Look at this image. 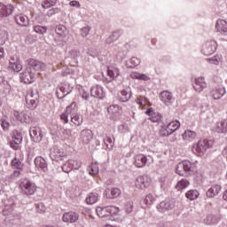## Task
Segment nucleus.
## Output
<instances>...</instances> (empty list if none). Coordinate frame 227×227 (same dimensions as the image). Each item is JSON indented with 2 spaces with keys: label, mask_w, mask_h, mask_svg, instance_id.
<instances>
[{
  "label": "nucleus",
  "mask_w": 227,
  "mask_h": 227,
  "mask_svg": "<svg viewBox=\"0 0 227 227\" xmlns=\"http://www.w3.org/2000/svg\"><path fill=\"white\" fill-rule=\"evenodd\" d=\"M212 146H214V140L201 138L195 145H193L192 152L198 157H203V155L207 153V150L212 148Z\"/></svg>",
  "instance_id": "obj_1"
},
{
  "label": "nucleus",
  "mask_w": 227,
  "mask_h": 227,
  "mask_svg": "<svg viewBox=\"0 0 227 227\" xmlns=\"http://www.w3.org/2000/svg\"><path fill=\"white\" fill-rule=\"evenodd\" d=\"M196 169V163L190 160H183L179 162L176 168V173L180 176H187Z\"/></svg>",
  "instance_id": "obj_2"
},
{
  "label": "nucleus",
  "mask_w": 227,
  "mask_h": 227,
  "mask_svg": "<svg viewBox=\"0 0 227 227\" xmlns=\"http://www.w3.org/2000/svg\"><path fill=\"white\" fill-rule=\"evenodd\" d=\"M26 68L34 72V74L40 75V72H43L47 68V66L36 59H28L27 60Z\"/></svg>",
  "instance_id": "obj_3"
},
{
  "label": "nucleus",
  "mask_w": 227,
  "mask_h": 227,
  "mask_svg": "<svg viewBox=\"0 0 227 227\" xmlns=\"http://www.w3.org/2000/svg\"><path fill=\"white\" fill-rule=\"evenodd\" d=\"M21 192L26 196H33L36 192V184L31 182L29 179H23L20 184Z\"/></svg>",
  "instance_id": "obj_4"
},
{
  "label": "nucleus",
  "mask_w": 227,
  "mask_h": 227,
  "mask_svg": "<svg viewBox=\"0 0 227 227\" xmlns=\"http://www.w3.org/2000/svg\"><path fill=\"white\" fill-rule=\"evenodd\" d=\"M134 184L137 189L145 191V189H148V187H150V185L152 184V178H150V176H148L147 175L138 176L135 179Z\"/></svg>",
  "instance_id": "obj_5"
},
{
  "label": "nucleus",
  "mask_w": 227,
  "mask_h": 227,
  "mask_svg": "<svg viewBox=\"0 0 227 227\" xmlns=\"http://www.w3.org/2000/svg\"><path fill=\"white\" fill-rule=\"evenodd\" d=\"M38 106V94H35L32 90L28 91L26 96V106L27 109H36Z\"/></svg>",
  "instance_id": "obj_6"
},
{
  "label": "nucleus",
  "mask_w": 227,
  "mask_h": 227,
  "mask_svg": "<svg viewBox=\"0 0 227 227\" xmlns=\"http://www.w3.org/2000/svg\"><path fill=\"white\" fill-rule=\"evenodd\" d=\"M20 143H22V133L17 130L12 131L10 146L12 150H20Z\"/></svg>",
  "instance_id": "obj_7"
},
{
  "label": "nucleus",
  "mask_w": 227,
  "mask_h": 227,
  "mask_svg": "<svg viewBox=\"0 0 227 227\" xmlns=\"http://www.w3.org/2000/svg\"><path fill=\"white\" fill-rule=\"evenodd\" d=\"M217 51V43L214 40H209L202 46V52L205 56H211Z\"/></svg>",
  "instance_id": "obj_8"
},
{
  "label": "nucleus",
  "mask_w": 227,
  "mask_h": 227,
  "mask_svg": "<svg viewBox=\"0 0 227 227\" xmlns=\"http://www.w3.org/2000/svg\"><path fill=\"white\" fill-rule=\"evenodd\" d=\"M156 208L160 214H166V212H169V210L175 208V203L169 200H165L157 204Z\"/></svg>",
  "instance_id": "obj_9"
},
{
  "label": "nucleus",
  "mask_w": 227,
  "mask_h": 227,
  "mask_svg": "<svg viewBox=\"0 0 227 227\" xmlns=\"http://www.w3.org/2000/svg\"><path fill=\"white\" fill-rule=\"evenodd\" d=\"M58 40L60 42V45H65L68 42L70 35H68V30L67 27L59 25L58 27Z\"/></svg>",
  "instance_id": "obj_10"
},
{
  "label": "nucleus",
  "mask_w": 227,
  "mask_h": 227,
  "mask_svg": "<svg viewBox=\"0 0 227 227\" xmlns=\"http://www.w3.org/2000/svg\"><path fill=\"white\" fill-rule=\"evenodd\" d=\"M180 129V121H174L168 124L166 128H162L160 132L162 136H171L173 132H176Z\"/></svg>",
  "instance_id": "obj_11"
},
{
  "label": "nucleus",
  "mask_w": 227,
  "mask_h": 227,
  "mask_svg": "<svg viewBox=\"0 0 227 227\" xmlns=\"http://www.w3.org/2000/svg\"><path fill=\"white\" fill-rule=\"evenodd\" d=\"M35 77L36 74L35 72L30 71V69H27V67H26L25 70L20 74V81L25 84H31L32 82H35Z\"/></svg>",
  "instance_id": "obj_12"
},
{
  "label": "nucleus",
  "mask_w": 227,
  "mask_h": 227,
  "mask_svg": "<svg viewBox=\"0 0 227 227\" xmlns=\"http://www.w3.org/2000/svg\"><path fill=\"white\" fill-rule=\"evenodd\" d=\"M192 83L193 90L197 93H201V91H203V90H206L207 88V82H205L204 77L193 78L192 79Z\"/></svg>",
  "instance_id": "obj_13"
},
{
  "label": "nucleus",
  "mask_w": 227,
  "mask_h": 227,
  "mask_svg": "<svg viewBox=\"0 0 227 227\" xmlns=\"http://www.w3.org/2000/svg\"><path fill=\"white\" fill-rule=\"evenodd\" d=\"M107 112L110 114V118L114 121H117V120L120 119V116H121L123 110L118 105H112L107 108Z\"/></svg>",
  "instance_id": "obj_14"
},
{
  "label": "nucleus",
  "mask_w": 227,
  "mask_h": 227,
  "mask_svg": "<svg viewBox=\"0 0 227 227\" xmlns=\"http://www.w3.org/2000/svg\"><path fill=\"white\" fill-rule=\"evenodd\" d=\"M9 68L13 72H20V70H22V64L20 63V59L18 56L10 58Z\"/></svg>",
  "instance_id": "obj_15"
},
{
  "label": "nucleus",
  "mask_w": 227,
  "mask_h": 227,
  "mask_svg": "<svg viewBox=\"0 0 227 227\" xmlns=\"http://www.w3.org/2000/svg\"><path fill=\"white\" fill-rule=\"evenodd\" d=\"M30 137L34 143H40L43 138L42 129L38 127H31L29 130Z\"/></svg>",
  "instance_id": "obj_16"
},
{
  "label": "nucleus",
  "mask_w": 227,
  "mask_h": 227,
  "mask_svg": "<svg viewBox=\"0 0 227 227\" xmlns=\"http://www.w3.org/2000/svg\"><path fill=\"white\" fill-rule=\"evenodd\" d=\"M226 95V88L223 86H218L215 87L211 91H210V96L214 100H220V98H223Z\"/></svg>",
  "instance_id": "obj_17"
},
{
  "label": "nucleus",
  "mask_w": 227,
  "mask_h": 227,
  "mask_svg": "<svg viewBox=\"0 0 227 227\" xmlns=\"http://www.w3.org/2000/svg\"><path fill=\"white\" fill-rule=\"evenodd\" d=\"M160 98L165 106H171L173 102H175V97H173V93L168 90H164L160 94Z\"/></svg>",
  "instance_id": "obj_18"
},
{
  "label": "nucleus",
  "mask_w": 227,
  "mask_h": 227,
  "mask_svg": "<svg viewBox=\"0 0 227 227\" xmlns=\"http://www.w3.org/2000/svg\"><path fill=\"white\" fill-rule=\"evenodd\" d=\"M14 7L11 4H4L3 3H0V17L1 19L4 17H10L12 13H13Z\"/></svg>",
  "instance_id": "obj_19"
},
{
  "label": "nucleus",
  "mask_w": 227,
  "mask_h": 227,
  "mask_svg": "<svg viewBox=\"0 0 227 227\" xmlns=\"http://www.w3.org/2000/svg\"><path fill=\"white\" fill-rule=\"evenodd\" d=\"M62 221L64 223H77L79 221V215L76 212L69 211L63 215Z\"/></svg>",
  "instance_id": "obj_20"
},
{
  "label": "nucleus",
  "mask_w": 227,
  "mask_h": 227,
  "mask_svg": "<svg viewBox=\"0 0 227 227\" xmlns=\"http://www.w3.org/2000/svg\"><path fill=\"white\" fill-rule=\"evenodd\" d=\"M35 166L39 171H42L43 173H47V161L43 159V157L37 156L35 159Z\"/></svg>",
  "instance_id": "obj_21"
},
{
  "label": "nucleus",
  "mask_w": 227,
  "mask_h": 227,
  "mask_svg": "<svg viewBox=\"0 0 227 227\" xmlns=\"http://www.w3.org/2000/svg\"><path fill=\"white\" fill-rule=\"evenodd\" d=\"M80 139L83 145H88L93 139V132L90 129L82 130Z\"/></svg>",
  "instance_id": "obj_22"
},
{
  "label": "nucleus",
  "mask_w": 227,
  "mask_h": 227,
  "mask_svg": "<svg viewBox=\"0 0 227 227\" xmlns=\"http://www.w3.org/2000/svg\"><path fill=\"white\" fill-rule=\"evenodd\" d=\"M134 160L136 168H145L148 162V157H146L145 154H137L135 156Z\"/></svg>",
  "instance_id": "obj_23"
},
{
  "label": "nucleus",
  "mask_w": 227,
  "mask_h": 227,
  "mask_svg": "<svg viewBox=\"0 0 227 227\" xmlns=\"http://www.w3.org/2000/svg\"><path fill=\"white\" fill-rule=\"evenodd\" d=\"M90 95L95 98H103L106 96V93L104 92V88H102V86L96 85L91 88Z\"/></svg>",
  "instance_id": "obj_24"
},
{
  "label": "nucleus",
  "mask_w": 227,
  "mask_h": 227,
  "mask_svg": "<svg viewBox=\"0 0 227 227\" xmlns=\"http://www.w3.org/2000/svg\"><path fill=\"white\" fill-rule=\"evenodd\" d=\"M75 102H73L70 106L66 108V113L60 115V120H62L65 123H68V114H72L75 111L76 107Z\"/></svg>",
  "instance_id": "obj_25"
},
{
  "label": "nucleus",
  "mask_w": 227,
  "mask_h": 227,
  "mask_svg": "<svg viewBox=\"0 0 227 227\" xmlns=\"http://www.w3.org/2000/svg\"><path fill=\"white\" fill-rule=\"evenodd\" d=\"M24 160V155L20 154L19 157L15 156L14 159L12 160V166L14 169H20V171H22L24 169V163L22 161Z\"/></svg>",
  "instance_id": "obj_26"
},
{
  "label": "nucleus",
  "mask_w": 227,
  "mask_h": 227,
  "mask_svg": "<svg viewBox=\"0 0 227 227\" xmlns=\"http://www.w3.org/2000/svg\"><path fill=\"white\" fill-rule=\"evenodd\" d=\"M217 33L227 36V21L224 20H218L215 25Z\"/></svg>",
  "instance_id": "obj_27"
},
{
  "label": "nucleus",
  "mask_w": 227,
  "mask_h": 227,
  "mask_svg": "<svg viewBox=\"0 0 227 227\" xmlns=\"http://www.w3.org/2000/svg\"><path fill=\"white\" fill-rule=\"evenodd\" d=\"M145 114L150 116V120L153 123H159V121L162 120V115L157 112H153V109L152 108L147 109Z\"/></svg>",
  "instance_id": "obj_28"
},
{
  "label": "nucleus",
  "mask_w": 227,
  "mask_h": 227,
  "mask_svg": "<svg viewBox=\"0 0 227 227\" xmlns=\"http://www.w3.org/2000/svg\"><path fill=\"white\" fill-rule=\"evenodd\" d=\"M15 21L19 26H21L22 27H27V26H29V18L24 14L16 15Z\"/></svg>",
  "instance_id": "obj_29"
},
{
  "label": "nucleus",
  "mask_w": 227,
  "mask_h": 227,
  "mask_svg": "<svg viewBox=\"0 0 227 227\" xmlns=\"http://www.w3.org/2000/svg\"><path fill=\"white\" fill-rule=\"evenodd\" d=\"M221 192V185L219 184H214L212 187H210L207 192V198H215L217 194Z\"/></svg>",
  "instance_id": "obj_30"
},
{
  "label": "nucleus",
  "mask_w": 227,
  "mask_h": 227,
  "mask_svg": "<svg viewBox=\"0 0 227 227\" xmlns=\"http://www.w3.org/2000/svg\"><path fill=\"white\" fill-rule=\"evenodd\" d=\"M71 121L77 127L79 125H82V121H84V117H82V114H78V113H72L71 114Z\"/></svg>",
  "instance_id": "obj_31"
},
{
  "label": "nucleus",
  "mask_w": 227,
  "mask_h": 227,
  "mask_svg": "<svg viewBox=\"0 0 227 227\" xmlns=\"http://www.w3.org/2000/svg\"><path fill=\"white\" fill-rule=\"evenodd\" d=\"M130 97H132L130 90H122L118 95V100H120V102H129Z\"/></svg>",
  "instance_id": "obj_32"
},
{
  "label": "nucleus",
  "mask_w": 227,
  "mask_h": 227,
  "mask_svg": "<svg viewBox=\"0 0 227 227\" xmlns=\"http://www.w3.org/2000/svg\"><path fill=\"white\" fill-rule=\"evenodd\" d=\"M122 31L121 30H117V31H114V33H112V35L110 36H108L106 39V43L107 45H111V43H114V42H116V40H118V38H120L122 35Z\"/></svg>",
  "instance_id": "obj_33"
},
{
  "label": "nucleus",
  "mask_w": 227,
  "mask_h": 227,
  "mask_svg": "<svg viewBox=\"0 0 227 227\" xmlns=\"http://www.w3.org/2000/svg\"><path fill=\"white\" fill-rule=\"evenodd\" d=\"M197 136L196 132L192 130H186L183 134V140L186 143H191L197 137Z\"/></svg>",
  "instance_id": "obj_34"
},
{
  "label": "nucleus",
  "mask_w": 227,
  "mask_h": 227,
  "mask_svg": "<svg viewBox=\"0 0 227 227\" xmlns=\"http://www.w3.org/2000/svg\"><path fill=\"white\" fill-rule=\"evenodd\" d=\"M98 201V193L97 192H90L87 195L85 199V203L87 205H95Z\"/></svg>",
  "instance_id": "obj_35"
},
{
  "label": "nucleus",
  "mask_w": 227,
  "mask_h": 227,
  "mask_svg": "<svg viewBox=\"0 0 227 227\" xmlns=\"http://www.w3.org/2000/svg\"><path fill=\"white\" fill-rule=\"evenodd\" d=\"M215 131L218 134H226L227 132V120L221 121L217 122Z\"/></svg>",
  "instance_id": "obj_36"
},
{
  "label": "nucleus",
  "mask_w": 227,
  "mask_h": 227,
  "mask_svg": "<svg viewBox=\"0 0 227 227\" xmlns=\"http://www.w3.org/2000/svg\"><path fill=\"white\" fill-rule=\"evenodd\" d=\"M107 75L110 77V81H113L120 75V70L117 67H110L107 69Z\"/></svg>",
  "instance_id": "obj_37"
},
{
  "label": "nucleus",
  "mask_w": 227,
  "mask_h": 227,
  "mask_svg": "<svg viewBox=\"0 0 227 227\" xmlns=\"http://www.w3.org/2000/svg\"><path fill=\"white\" fill-rule=\"evenodd\" d=\"M193 111L197 113H205V106L203 105V101L201 99H197L193 104Z\"/></svg>",
  "instance_id": "obj_38"
},
{
  "label": "nucleus",
  "mask_w": 227,
  "mask_h": 227,
  "mask_svg": "<svg viewBox=\"0 0 227 227\" xmlns=\"http://www.w3.org/2000/svg\"><path fill=\"white\" fill-rule=\"evenodd\" d=\"M130 77L131 79H137L138 81H150V76L137 72L131 73Z\"/></svg>",
  "instance_id": "obj_39"
},
{
  "label": "nucleus",
  "mask_w": 227,
  "mask_h": 227,
  "mask_svg": "<svg viewBox=\"0 0 227 227\" xmlns=\"http://www.w3.org/2000/svg\"><path fill=\"white\" fill-rule=\"evenodd\" d=\"M109 191L110 193L107 195V198H109L110 200H114L118 198L120 194H121V191H120V189L118 188H112L111 190L107 189L106 192H109Z\"/></svg>",
  "instance_id": "obj_40"
},
{
  "label": "nucleus",
  "mask_w": 227,
  "mask_h": 227,
  "mask_svg": "<svg viewBox=\"0 0 227 227\" xmlns=\"http://www.w3.org/2000/svg\"><path fill=\"white\" fill-rule=\"evenodd\" d=\"M96 212L98 217H109V209H107V207H98L96 208Z\"/></svg>",
  "instance_id": "obj_41"
},
{
  "label": "nucleus",
  "mask_w": 227,
  "mask_h": 227,
  "mask_svg": "<svg viewBox=\"0 0 227 227\" xmlns=\"http://www.w3.org/2000/svg\"><path fill=\"white\" fill-rule=\"evenodd\" d=\"M187 200H190L191 201L194 200H198V196H200V192L196 190H190L185 194Z\"/></svg>",
  "instance_id": "obj_42"
},
{
  "label": "nucleus",
  "mask_w": 227,
  "mask_h": 227,
  "mask_svg": "<svg viewBox=\"0 0 227 227\" xmlns=\"http://www.w3.org/2000/svg\"><path fill=\"white\" fill-rule=\"evenodd\" d=\"M190 184L191 183H189V181H187L186 179H182L177 182L176 189H177V191H184V189H187V186L190 185Z\"/></svg>",
  "instance_id": "obj_43"
},
{
  "label": "nucleus",
  "mask_w": 227,
  "mask_h": 227,
  "mask_svg": "<svg viewBox=\"0 0 227 227\" xmlns=\"http://www.w3.org/2000/svg\"><path fill=\"white\" fill-rule=\"evenodd\" d=\"M143 201L145 205V206H143V207L146 208V207L153 204V201H155V197H153V195H152V193H149L145 196V198L144 199Z\"/></svg>",
  "instance_id": "obj_44"
},
{
  "label": "nucleus",
  "mask_w": 227,
  "mask_h": 227,
  "mask_svg": "<svg viewBox=\"0 0 227 227\" xmlns=\"http://www.w3.org/2000/svg\"><path fill=\"white\" fill-rule=\"evenodd\" d=\"M104 143L106 148L111 150V148H113V146L114 145V138L113 137H106L104 139Z\"/></svg>",
  "instance_id": "obj_45"
},
{
  "label": "nucleus",
  "mask_w": 227,
  "mask_h": 227,
  "mask_svg": "<svg viewBox=\"0 0 227 227\" xmlns=\"http://www.w3.org/2000/svg\"><path fill=\"white\" fill-rule=\"evenodd\" d=\"M69 166L71 167V169H80L82 163L81 160H69Z\"/></svg>",
  "instance_id": "obj_46"
},
{
  "label": "nucleus",
  "mask_w": 227,
  "mask_h": 227,
  "mask_svg": "<svg viewBox=\"0 0 227 227\" xmlns=\"http://www.w3.org/2000/svg\"><path fill=\"white\" fill-rule=\"evenodd\" d=\"M108 215H118L120 214V207L114 206H107Z\"/></svg>",
  "instance_id": "obj_47"
},
{
  "label": "nucleus",
  "mask_w": 227,
  "mask_h": 227,
  "mask_svg": "<svg viewBox=\"0 0 227 227\" xmlns=\"http://www.w3.org/2000/svg\"><path fill=\"white\" fill-rule=\"evenodd\" d=\"M89 173L92 176L98 175V164L97 163H92L89 167Z\"/></svg>",
  "instance_id": "obj_48"
},
{
  "label": "nucleus",
  "mask_w": 227,
  "mask_h": 227,
  "mask_svg": "<svg viewBox=\"0 0 227 227\" xmlns=\"http://www.w3.org/2000/svg\"><path fill=\"white\" fill-rule=\"evenodd\" d=\"M34 31L38 35H45V33H47V27H42L40 25H37L34 27Z\"/></svg>",
  "instance_id": "obj_49"
},
{
  "label": "nucleus",
  "mask_w": 227,
  "mask_h": 227,
  "mask_svg": "<svg viewBox=\"0 0 227 227\" xmlns=\"http://www.w3.org/2000/svg\"><path fill=\"white\" fill-rule=\"evenodd\" d=\"M78 91H79V94L81 95V97L84 100H88L90 98V94L88 92H86V90H84L82 86H81V85L78 86Z\"/></svg>",
  "instance_id": "obj_50"
},
{
  "label": "nucleus",
  "mask_w": 227,
  "mask_h": 227,
  "mask_svg": "<svg viewBox=\"0 0 227 227\" xmlns=\"http://www.w3.org/2000/svg\"><path fill=\"white\" fill-rule=\"evenodd\" d=\"M124 210L127 214H131L132 210H134V202L129 201L124 204Z\"/></svg>",
  "instance_id": "obj_51"
},
{
  "label": "nucleus",
  "mask_w": 227,
  "mask_h": 227,
  "mask_svg": "<svg viewBox=\"0 0 227 227\" xmlns=\"http://www.w3.org/2000/svg\"><path fill=\"white\" fill-rule=\"evenodd\" d=\"M58 3V0H44L42 4L43 8H51V6H54Z\"/></svg>",
  "instance_id": "obj_52"
},
{
  "label": "nucleus",
  "mask_w": 227,
  "mask_h": 227,
  "mask_svg": "<svg viewBox=\"0 0 227 227\" xmlns=\"http://www.w3.org/2000/svg\"><path fill=\"white\" fill-rule=\"evenodd\" d=\"M118 129H119V132H121V134L130 132V129L129 128V124H127V123H123V124L120 125Z\"/></svg>",
  "instance_id": "obj_53"
},
{
  "label": "nucleus",
  "mask_w": 227,
  "mask_h": 227,
  "mask_svg": "<svg viewBox=\"0 0 227 227\" xmlns=\"http://www.w3.org/2000/svg\"><path fill=\"white\" fill-rule=\"evenodd\" d=\"M207 61L210 63V65H219L221 58H219V56H215L207 59Z\"/></svg>",
  "instance_id": "obj_54"
},
{
  "label": "nucleus",
  "mask_w": 227,
  "mask_h": 227,
  "mask_svg": "<svg viewBox=\"0 0 227 227\" xmlns=\"http://www.w3.org/2000/svg\"><path fill=\"white\" fill-rule=\"evenodd\" d=\"M129 63H130L129 67H130V68H134V67H137V66L140 65L141 60H139V59H137V58H136V57H133V58H131V59L129 60Z\"/></svg>",
  "instance_id": "obj_55"
},
{
  "label": "nucleus",
  "mask_w": 227,
  "mask_h": 227,
  "mask_svg": "<svg viewBox=\"0 0 227 227\" xmlns=\"http://www.w3.org/2000/svg\"><path fill=\"white\" fill-rule=\"evenodd\" d=\"M6 40H8V32H6V31L0 32V43H1V45L4 44L6 43Z\"/></svg>",
  "instance_id": "obj_56"
},
{
  "label": "nucleus",
  "mask_w": 227,
  "mask_h": 227,
  "mask_svg": "<svg viewBox=\"0 0 227 227\" xmlns=\"http://www.w3.org/2000/svg\"><path fill=\"white\" fill-rule=\"evenodd\" d=\"M50 157L55 162L58 160V151L56 150V148H51V149Z\"/></svg>",
  "instance_id": "obj_57"
},
{
  "label": "nucleus",
  "mask_w": 227,
  "mask_h": 227,
  "mask_svg": "<svg viewBox=\"0 0 227 227\" xmlns=\"http://www.w3.org/2000/svg\"><path fill=\"white\" fill-rule=\"evenodd\" d=\"M206 223H207V224H215V223H217V220L215 219V216L208 215L206 218Z\"/></svg>",
  "instance_id": "obj_58"
},
{
  "label": "nucleus",
  "mask_w": 227,
  "mask_h": 227,
  "mask_svg": "<svg viewBox=\"0 0 227 227\" xmlns=\"http://www.w3.org/2000/svg\"><path fill=\"white\" fill-rule=\"evenodd\" d=\"M69 56L70 58H72L73 59H75V58H79L81 56V51H77V50H72L69 52Z\"/></svg>",
  "instance_id": "obj_59"
},
{
  "label": "nucleus",
  "mask_w": 227,
  "mask_h": 227,
  "mask_svg": "<svg viewBox=\"0 0 227 227\" xmlns=\"http://www.w3.org/2000/svg\"><path fill=\"white\" fill-rule=\"evenodd\" d=\"M72 170V167H70V163L67 161L63 166H62V171L64 173H70Z\"/></svg>",
  "instance_id": "obj_60"
},
{
  "label": "nucleus",
  "mask_w": 227,
  "mask_h": 227,
  "mask_svg": "<svg viewBox=\"0 0 227 227\" xmlns=\"http://www.w3.org/2000/svg\"><path fill=\"white\" fill-rule=\"evenodd\" d=\"M90 27H84L81 29V35L83 37L88 36V35H90Z\"/></svg>",
  "instance_id": "obj_61"
},
{
  "label": "nucleus",
  "mask_w": 227,
  "mask_h": 227,
  "mask_svg": "<svg viewBox=\"0 0 227 227\" xmlns=\"http://www.w3.org/2000/svg\"><path fill=\"white\" fill-rule=\"evenodd\" d=\"M147 103L148 101L144 97H140L137 99V104H138V106H145Z\"/></svg>",
  "instance_id": "obj_62"
},
{
  "label": "nucleus",
  "mask_w": 227,
  "mask_h": 227,
  "mask_svg": "<svg viewBox=\"0 0 227 227\" xmlns=\"http://www.w3.org/2000/svg\"><path fill=\"white\" fill-rule=\"evenodd\" d=\"M24 114L20 113L19 111H14L13 112V116L16 118V120H19L20 121H22Z\"/></svg>",
  "instance_id": "obj_63"
},
{
  "label": "nucleus",
  "mask_w": 227,
  "mask_h": 227,
  "mask_svg": "<svg viewBox=\"0 0 227 227\" xmlns=\"http://www.w3.org/2000/svg\"><path fill=\"white\" fill-rule=\"evenodd\" d=\"M45 210H46V207H45V206H43V203L37 205L38 212H40L42 214V213L45 212Z\"/></svg>",
  "instance_id": "obj_64"
}]
</instances>
